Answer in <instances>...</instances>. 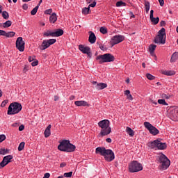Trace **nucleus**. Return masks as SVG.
Instances as JSON below:
<instances>
[{"label":"nucleus","mask_w":178,"mask_h":178,"mask_svg":"<svg viewBox=\"0 0 178 178\" xmlns=\"http://www.w3.org/2000/svg\"><path fill=\"white\" fill-rule=\"evenodd\" d=\"M143 125L145 126V129L149 131L150 134H152V136H156L159 134V130H158L156 127L152 125L149 122H145Z\"/></svg>","instance_id":"1a4fd4ad"},{"label":"nucleus","mask_w":178,"mask_h":178,"mask_svg":"<svg viewBox=\"0 0 178 178\" xmlns=\"http://www.w3.org/2000/svg\"><path fill=\"white\" fill-rule=\"evenodd\" d=\"M150 20L152 23H154V24L159 23V17H154V10H150Z\"/></svg>","instance_id":"a211bd4d"},{"label":"nucleus","mask_w":178,"mask_h":178,"mask_svg":"<svg viewBox=\"0 0 178 178\" xmlns=\"http://www.w3.org/2000/svg\"><path fill=\"white\" fill-rule=\"evenodd\" d=\"M158 104H159L160 105H164L165 106H168V105L167 104L166 101H165V99H159Z\"/></svg>","instance_id":"f704fd0d"},{"label":"nucleus","mask_w":178,"mask_h":178,"mask_svg":"<svg viewBox=\"0 0 178 178\" xmlns=\"http://www.w3.org/2000/svg\"><path fill=\"white\" fill-rule=\"evenodd\" d=\"M143 164L138 163L137 161H133L129 165V170L131 173H136L137 172H141L143 170Z\"/></svg>","instance_id":"423d86ee"},{"label":"nucleus","mask_w":178,"mask_h":178,"mask_svg":"<svg viewBox=\"0 0 178 178\" xmlns=\"http://www.w3.org/2000/svg\"><path fill=\"white\" fill-rule=\"evenodd\" d=\"M106 148L104 147H98L95 149V154L97 155H101L102 156H104L105 153L106 152Z\"/></svg>","instance_id":"dca6fc26"},{"label":"nucleus","mask_w":178,"mask_h":178,"mask_svg":"<svg viewBox=\"0 0 178 178\" xmlns=\"http://www.w3.org/2000/svg\"><path fill=\"white\" fill-rule=\"evenodd\" d=\"M155 44H165L166 43V31L165 28H161L158 33V35L155 37L154 40Z\"/></svg>","instance_id":"39448f33"},{"label":"nucleus","mask_w":178,"mask_h":178,"mask_svg":"<svg viewBox=\"0 0 178 178\" xmlns=\"http://www.w3.org/2000/svg\"><path fill=\"white\" fill-rule=\"evenodd\" d=\"M5 154H6V149H0V155H5Z\"/></svg>","instance_id":"8fccbe9b"},{"label":"nucleus","mask_w":178,"mask_h":178,"mask_svg":"<svg viewBox=\"0 0 178 178\" xmlns=\"http://www.w3.org/2000/svg\"><path fill=\"white\" fill-rule=\"evenodd\" d=\"M24 145H26V143L22 142L18 146V151H23V149H24Z\"/></svg>","instance_id":"c9c22d12"},{"label":"nucleus","mask_w":178,"mask_h":178,"mask_svg":"<svg viewBox=\"0 0 178 178\" xmlns=\"http://www.w3.org/2000/svg\"><path fill=\"white\" fill-rule=\"evenodd\" d=\"M126 132L129 134L130 137L134 136V131H133V129H131V128H130L129 127H127Z\"/></svg>","instance_id":"c756f323"},{"label":"nucleus","mask_w":178,"mask_h":178,"mask_svg":"<svg viewBox=\"0 0 178 178\" xmlns=\"http://www.w3.org/2000/svg\"><path fill=\"white\" fill-rule=\"evenodd\" d=\"M13 159V156L12 155L5 156L3 158L2 161L0 163V169H2V168H5V166H6L8 163H10Z\"/></svg>","instance_id":"4468645a"},{"label":"nucleus","mask_w":178,"mask_h":178,"mask_svg":"<svg viewBox=\"0 0 178 178\" xmlns=\"http://www.w3.org/2000/svg\"><path fill=\"white\" fill-rule=\"evenodd\" d=\"M72 175H73V172H65L64 173V177H72Z\"/></svg>","instance_id":"37998d69"},{"label":"nucleus","mask_w":178,"mask_h":178,"mask_svg":"<svg viewBox=\"0 0 178 178\" xmlns=\"http://www.w3.org/2000/svg\"><path fill=\"white\" fill-rule=\"evenodd\" d=\"M38 65V61L37 60V61H33V62H32V63H31V66H37Z\"/></svg>","instance_id":"4d7b16f0"},{"label":"nucleus","mask_w":178,"mask_h":178,"mask_svg":"<svg viewBox=\"0 0 178 178\" xmlns=\"http://www.w3.org/2000/svg\"><path fill=\"white\" fill-rule=\"evenodd\" d=\"M146 77L148 80H155V76L151 74H146Z\"/></svg>","instance_id":"a19ab883"},{"label":"nucleus","mask_w":178,"mask_h":178,"mask_svg":"<svg viewBox=\"0 0 178 178\" xmlns=\"http://www.w3.org/2000/svg\"><path fill=\"white\" fill-rule=\"evenodd\" d=\"M155 49H156V45L152 44L149 46V52L152 56H154L155 58V60H158V58L156 57V55L155 54Z\"/></svg>","instance_id":"2eb2a0df"},{"label":"nucleus","mask_w":178,"mask_h":178,"mask_svg":"<svg viewBox=\"0 0 178 178\" xmlns=\"http://www.w3.org/2000/svg\"><path fill=\"white\" fill-rule=\"evenodd\" d=\"M6 140V136L5 134L0 135V143H3V141H5Z\"/></svg>","instance_id":"79ce46f5"},{"label":"nucleus","mask_w":178,"mask_h":178,"mask_svg":"<svg viewBox=\"0 0 178 178\" xmlns=\"http://www.w3.org/2000/svg\"><path fill=\"white\" fill-rule=\"evenodd\" d=\"M161 74L165 76H175L176 74V71L175 70H162Z\"/></svg>","instance_id":"5701e85b"},{"label":"nucleus","mask_w":178,"mask_h":178,"mask_svg":"<svg viewBox=\"0 0 178 178\" xmlns=\"http://www.w3.org/2000/svg\"><path fill=\"white\" fill-rule=\"evenodd\" d=\"M28 60H29V62H33L34 60V58L30 56V57H29Z\"/></svg>","instance_id":"0e129e2a"},{"label":"nucleus","mask_w":178,"mask_h":178,"mask_svg":"<svg viewBox=\"0 0 178 178\" xmlns=\"http://www.w3.org/2000/svg\"><path fill=\"white\" fill-rule=\"evenodd\" d=\"M12 26V21L8 20L6 22L3 23V29H7L8 27H10Z\"/></svg>","instance_id":"473e14b6"},{"label":"nucleus","mask_w":178,"mask_h":178,"mask_svg":"<svg viewBox=\"0 0 178 178\" xmlns=\"http://www.w3.org/2000/svg\"><path fill=\"white\" fill-rule=\"evenodd\" d=\"M2 16L6 20H8V19H9V13H8V12L6 11L2 12Z\"/></svg>","instance_id":"ea45409f"},{"label":"nucleus","mask_w":178,"mask_h":178,"mask_svg":"<svg viewBox=\"0 0 178 178\" xmlns=\"http://www.w3.org/2000/svg\"><path fill=\"white\" fill-rule=\"evenodd\" d=\"M160 24L161 26H163L165 24H166V22L165 21H161Z\"/></svg>","instance_id":"680f3d73"},{"label":"nucleus","mask_w":178,"mask_h":178,"mask_svg":"<svg viewBox=\"0 0 178 178\" xmlns=\"http://www.w3.org/2000/svg\"><path fill=\"white\" fill-rule=\"evenodd\" d=\"M159 2L160 3V6H163V5H165V1L163 0H159Z\"/></svg>","instance_id":"13d9d810"},{"label":"nucleus","mask_w":178,"mask_h":178,"mask_svg":"<svg viewBox=\"0 0 178 178\" xmlns=\"http://www.w3.org/2000/svg\"><path fill=\"white\" fill-rule=\"evenodd\" d=\"M23 109L22 104L19 102H13L11 103L8 108L7 115H17Z\"/></svg>","instance_id":"7ed1b4c3"},{"label":"nucleus","mask_w":178,"mask_h":178,"mask_svg":"<svg viewBox=\"0 0 178 178\" xmlns=\"http://www.w3.org/2000/svg\"><path fill=\"white\" fill-rule=\"evenodd\" d=\"M38 10V6H36L31 11V15L34 16L37 14V11Z\"/></svg>","instance_id":"4c0bfd02"},{"label":"nucleus","mask_w":178,"mask_h":178,"mask_svg":"<svg viewBox=\"0 0 178 178\" xmlns=\"http://www.w3.org/2000/svg\"><path fill=\"white\" fill-rule=\"evenodd\" d=\"M22 9H24V10H27V9H29V5L24 3V4L22 6Z\"/></svg>","instance_id":"603ef678"},{"label":"nucleus","mask_w":178,"mask_h":178,"mask_svg":"<svg viewBox=\"0 0 178 178\" xmlns=\"http://www.w3.org/2000/svg\"><path fill=\"white\" fill-rule=\"evenodd\" d=\"M58 149L63 152H74L76 151V145L70 143L69 140H62L59 142Z\"/></svg>","instance_id":"f03ea898"},{"label":"nucleus","mask_w":178,"mask_h":178,"mask_svg":"<svg viewBox=\"0 0 178 178\" xmlns=\"http://www.w3.org/2000/svg\"><path fill=\"white\" fill-rule=\"evenodd\" d=\"M74 104L76 106H90V104L84 100L76 101Z\"/></svg>","instance_id":"6ab92c4d"},{"label":"nucleus","mask_w":178,"mask_h":178,"mask_svg":"<svg viewBox=\"0 0 178 178\" xmlns=\"http://www.w3.org/2000/svg\"><path fill=\"white\" fill-rule=\"evenodd\" d=\"M147 145H148V147H149V148H152V149H157L158 140H155L154 141L149 142L147 143Z\"/></svg>","instance_id":"412c9836"},{"label":"nucleus","mask_w":178,"mask_h":178,"mask_svg":"<svg viewBox=\"0 0 178 178\" xmlns=\"http://www.w3.org/2000/svg\"><path fill=\"white\" fill-rule=\"evenodd\" d=\"M74 98H76V97L74 95H72L70 97V100L73 101V99H74Z\"/></svg>","instance_id":"69168bd1"},{"label":"nucleus","mask_w":178,"mask_h":178,"mask_svg":"<svg viewBox=\"0 0 178 178\" xmlns=\"http://www.w3.org/2000/svg\"><path fill=\"white\" fill-rule=\"evenodd\" d=\"M161 98H165V99H169V98H170V96L169 95H166L165 93H163L161 95Z\"/></svg>","instance_id":"49530a36"},{"label":"nucleus","mask_w":178,"mask_h":178,"mask_svg":"<svg viewBox=\"0 0 178 178\" xmlns=\"http://www.w3.org/2000/svg\"><path fill=\"white\" fill-rule=\"evenodd\" d=\"M106 87H108V85L105 83H99V84L95 86V90H97V91L104 90V88H106Z\"/></svg>","instance_id":"aec40b11"},{"label":"nucleus","mask_w":178,"mask_h":178,"mask_svg":"<svg viewBox=\"0 0 178 178\" xmlns=\"http://www.w3.org/2000/svg\"><path fill=\"white\" fill-rule=\"evenodd\" d=\"M52 13V8H49L44 11V15H51Z\"/></svg>","instance_id":"09e8293b"},{"label":"nucleus","mask_w":178,"mask_h":178,"mask_svg":"<svg viewBox=\"0 0 178 178\" xmlns=\"http://www.w3.org/2000/svg\"><path fill=\"white\" fill-rule=\"evenodd\" d=\"M168 146L166 145V143L161 142V140H158L157 142V149H166V147Z\"/></svg>","instance_id":"4be33fe9"},{"label":"nucleus","mask_w":178,"mask_h":178,"mask_svg":"<svg viewBox=\"0 0 178 178\" xmlns=\"http://www.w3.org/2000/svg\"><path fill=\"white\" fill-rule=\"evenodd\" d=\"M104 158L106 162H112L115 159V152L111 149H107L104 153Z\"/></svg>","instance_id":"9b49d317"},{"label":"nucleus","mask_w":178,"mask_h":178,"mask_svg":"<svg viewBox=\"0 0 178 178\" xmlns=\"http://www.w3.org/2000/svg\"><path fill=\"white\" fill-rule=\"evenodd\" d=\"M89 42L91 44H95V41H97V36H95V33L92 31H89Z\"/></svg>","instance_id":"f3484780"},{"label":"nucleus","mask_w":178,"mask_h":178,"mask_svg":"<svg viewBox=\"0 0 178 178\" xmlns=\"http://www.w3.org/2000/svg\"><path fill=\"white\" fill-rule=\"evenodd\" d=\"M58 20V17H56V13H53L52 15L49 17L50 23H55Z\"/></svg>","instance_id":"bb28decb"},{"label":"nucleus","mask_w":178,"mask_h":178,"mask_svg":"<svg viewBox=\"0 0 178 178\" xmlns=\"http://www.w3.org/2000/svg\"><path fill=\"white\" fill-rule=\"evenodd\" d=\"M15 35H16V33L13 31H9L6 32L4 37H6L7 38H12L13 37H15Z\"/></svg>","instance_id":"7c9ffc66"},{"label":"nucleus","mask_w":178,"mask_h":178,"mask_svg":"<svg viewBox=\"0 0 178 178\" xmlns=\"http://www.w3.org/2000/svg\"><path fill=\"white\" fill-rule=\"evenodd\" d=\"M6 32V31L0 29V35H3V37H5Z\"/></svg>","instance_id":"5fc2aeb1"},{"label":"nucleus","mask_w":178,"mask_h":178,"mask_svg":"<svg viewBox=\"0 0 178 178\" xmlns=\"http://www.w3.org/2000/svg\"><path fill=\"white\" fill-rule=\"evenodd\" d=\"M50 176H51V174L47 172V173L44 174L43 178H49Z\"/></svg>","instance_id":"6e6d98bb"},{"label":"nucleus","mask_w":178,"mask_h":178,"mask_svg":"<svg viewBox=\"0 0 178 178\" xmlns=\"http://www.w3.org/2000/svg\"><path fill=\"white\" fill-rule=\"evenodd\" d=\"M106 143H112V139H111V138H107L106 139Z\"/></svg>","instance_id":"e2e57ef3"},{"label":"nucleus","mask_w":178,"mask_h":178,"mask_svg":"<svg viewBox=\"0 0 178 178\" xmlns=\"http://www.w3.org/2000/svg\"><path fill=\"white\" fill-rule=\"evenodd\" d=\"M23 130H24V125L22 124L19 127V131H23Z\"/></svg>","instance_id":"864d4df0"},{"label":"nucleus","mask_w":178,"mask_h":178,"mask_svg":"<svg viewBox=\"0 0 178 178\" xmlns=\"http://www.w3.org/2000/svg\"><path fill=\"white\" fill-rule=\"evenodd\" d=\"M90 13V7H85L82 9V15H88Z\"/></svg>","instance_id":"72a5a7b5"},{"label":"nucleus","mask_w":178,"mask_h":178,"mask_svg":"<svg viewBox=\"0 0 178 178\" xmlns=\"http://www.w3.org/2000/svg\"><path fill=\"white\" fill-rule=\"evenodd\" d=\"M8 102H9L8 99L3 101L2 103L1 104V108H4V106H6V104H8Z\"/></svg>","instance_id":"c03bdc74"},{"label":"nucleus","mask_w":178,"mask_h":178,"mask_svg":"<svg viewBox=\"0 0 178 178\" xmlns=\"http://www.w3.org/2000/svg\"><path fill=\"white\" fill-rule=\"evenodd\" d=\"M145 8L146 13H148L151 8V4L149 3V1H145Z\"/></svg>","instance_id":"2f4dec72"},{"label":"nucleus","mask_w":178,"mask_h":178,"mask_svg":"<svg viewBox=\"0 0 178 178\" xmlns=\"http://www.w3.org/2000/svg\"><path fill=\"white\" fill-rule=\"evenodd\" d=\"M96 60H99V63L100 64L115 62V56L111 54H105L97 56Z\"/></svg>","instance_id":"20e7f679"},{"label":"nucleus","mask_w":178,"mask_h":178,"mask_svg":"<svg viewBox=\"0 0 178 178\" xmlns=\"http://www.w3.org/2000/svg\"><path fill=\"white\" fill-rule=\"evenodd\" d=\"M99 31L102 34H106L108 33V29H106L105 26H102L100 27Z\"/></svg>","instance_id":"e433bc0d"},{"label":"nucleus","mask_w":178,"mask_h":178,"mask_svg":"<svg viewBox=\"0 0 178 178\" xmlns=\"http://www.w3.org/2000/svg\"><path fill=\"white\" fill-rule=\"evenodd\" d=\"M29 70H30V67L28 65H25L23 69L24 73H27V72H29Z\"/></svg>","instance_id":"a18cd8bd"},{"label":"nucleus","mask_w":178,"mask_h":178,"mask_svg":"<svg viewBox=\"0 0 178 178\" xmlns=\"http://www.w3.org/2000/svg\"><path fill=\"white\" fill-rule=\"evenodd\" d=\"M43 37H54V31L47 30L43 33Z\"/></svg>","instance_id":"c85d7f7f"},{"label":"nucleus","mask_w":178,"mask_h":178,"mask_svg":"<svg viewBox=\"0 0 178 178\" xmlns=\"http://www.w3.org/2000/svg\"><path fill=\"white\" fill-rule=\"evenodd\" d=\"M3 7L2 5H0V13H2Z\"/></svg>","instance_id":"774afa93"},{"label":"nucleus","mask_w":178,"mask_h":178,"mask_svg":"<svg viewBox=\"0 0 178 178\" xmlns=\"http://www.w3.org/2000/svg\"><path fill=\"white\" fill-rule=\"evenodd\" d=\"M124 95H126L127 99L129 101H133V95L130 93V90H127L124 92Z\"/></svg>","instance_id":"cd10ccee"},{"label":"nucleus","mask_w":178,"mask_h":178,"mask_svg":"<svg viewBox=\"0 0 178 178\" xmlns=\"http://www.w3.org/2000/svg\"><path fill=\"white\" fill-rule=\"evenodd\" d=\"M99 48L102 51H106L108 49V48L105 45H100Z\"/></svg>","instance_id":"3c124183"},{"label":"nucleus","mask_w":178,"mask_h":178,"mask_svg":"<svg viewBox=\"0 0 178 178\" xmlns=\"http://www.w3.org/2000/svg\"><path fill=\"white\" fill-rule=\"evenodd\" d=\"M56 42V39H49L42 41L40 46H39V49L40 51H45L47 48H49L50 45H54Z\"/></svg>","instance_id":"6e6552de"},{"label":"nucleus","mask_w":178,"mask_h":178,"mask_svg":"<svg viewBox=\"0 0 178 178\" xmlns=\"http://www.w3.org/2000/svg\"><path fill=\"white\" fill-rule=\"evenodd\" d=\"M117 8H120V6H126V3L122 1H118L116 3Z\"/></svg>","instance_id":"58836bf2"},{"label":"nucleus","mask_w":178,"mask_h":178,"mask_svg":"<svg viewBox=\"0 0 178 178\" xmlns=\"http://www.w3.org/2000/svg\"><path fill=\"white\" fill-rule=\"evenodd\" d=\"M122 41H124V36L122 35H116L111 38L110 44L111 47H115V45L117 44H120V42H122Z\"/></svg>","instance_id":"9d476101"},{"label":"nucleus","mask_w":178,"mask_h":178,"mask_svg":"<svg viewBox=\"0 0 178 178\" xmlns=\"http://www.w3.org/2000/svg\"><path fill=\"white\" fill-rule=\"evenodd\" d=\"M98 126L101 131L99 134V137H105L112 133V128H111V122L108 120H103L98 122Z\"/></svg>","instance_id":"f257e3e1"},{"label":"nucleus","mask_w":178,"mask_h":178,"mask_svg":"<svg viewBox=\"0 0 178 178\" xmlns=\"http://www.w3.org/2000/svg\"><path fill=\"white\" fill-rule=\"evenodd\" d=\"M178 60V51H175L172 54L170 62V63H173L176 62V60Z\"/></svg>","instance_id":"a878e982"},{"label":"nucleus","mask_w":178,"mask_h":178,"mask_svg":"<svg viewBox=\"0 0 178 178\" xmlns=\"http://www.w3.org/2000/svg\"><path fill=\"white\" fill-rule=\"evenodd\" d=\"M79 49L82 52V54H86L89 56V58H91L92 53H91V48L88 46H86L84 44H79Z\"/></svg>","instance_id":"ddd939ff"},{"label":"nucleus","mask_w":178,"mask_h":178,"mask_svg":"<svg viewBox=\"0 0 178 178\" xmlns=\"http://www.w3.org/2000/svg\"><path fill=\"white\" fill-rule=\"evenodd\" d=\"M92 84H93V86H97V84H99V83H98V82L93 81L92 82Z\"/></svg>","instance_id":"338daca9"},{"label":"nucleus","mask_w":178,"mask_h":178,"mask_svg":"<svg viewBox=\"0 0 178 178\" xmlns=\"http://www.w3.org/2000/svg\"><path fill=\"white\" fill-rule=\"evenodd\" d=\"M61 35H63V29H58L57 30L53 31L54 37H60Z\"/></svg>","instance_id":"b1692460"},{"label":"nucleus","mask_w":178,"mask_h":178,"mask_svg":"<svg viewBox=\"0 0 178 178\" xmlns=\"http://www.w3.org/2000/svg\"><path fill=\"white\" fill-rule=\"evenodd\" d=\"M51 127H52V125L49 124L47 126V127L46 128V129L44 130V137L46 138H48V137H49V136H51Z\"/></svg>","instance_id":"393cba45"},{"label":"nucleus","mask_w":178,"mask_h":178,"mask_svg":"<svg viewBox=\"0 0 178 178\" xmlns=\"http://www.w3.org/2000/svg\"><path fill=\"white\" fill-rule=\"evenodd\" d=\"M66 166V163L63 162L60 164V168H65Z\"/></svg>","instance_id":"bf43d9fd"},{"label":"nucleus","mask_w":178,"mask_h":178,"mask_svg":"<svg viewBox=\"0 0 178 178\" xmlns=\"http://www.w3.org/2000/svg\"><path fill=\"white\" fill-rule=\"evenodd\" d=\"M95 6H97V1H95L88 6L89 8H95Z\"/></svg>","instance_id":"de8ad7c7"},{"label":"nucleus","mask_w":178,"mask_h":178,"mask_svg":"<svg viewBox=\"0 0 178 178\" xmlns=\"http://www.w3.org/2000/svg\"><path fill=\"white\" fill-rule=\"evenodd\" d=\"M24 45H26V43L23 41L22 37H18L16 40L15 47L19 52H24Z\"/></svg>","instance_id":"f8f14e48"},{"label":"nucleus","mask_w":178,"mask_h":178,"mask_svg":"<svg viewBox=\"0 0 178 178\" xmlns=\"http://www.w3.org/2000/svg\"><path fill=\"white\" fill-rule=\"evenodd\" d=\"M129 13L131 15V19H134L136 17V15H134V13H133V12H130Z\"/></svg>","instance_id":"052dcab7"},{"label":"nucleus","mask_w":178,"mask_h":178,"mask_svg":"<svg viewBox=\"0 0 178 178\" xmlns=\"http://www.w3.org/2000/svg\"><path fill=\"white\" fill-rule=\"evenodd\" d=\"M159 162L161 163V168L164 170L168 169L170 166V160L163 154H161L159 156Z\"/></svg>","instance_id":"0eeeda50"}]
</instances>
